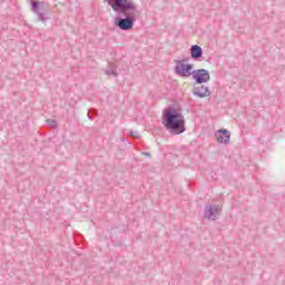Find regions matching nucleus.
Masks as SVG:
<instances>
[{
	"mask_svg": "<svg viewBox=\"0 0 285 285\" xmlns=\"http://www.w3.org/2000/svg\"><path fill=\"white\" fill-rule=\"evenodd\" d=\"M194 95L196 97H199L200 99H204L205 97H210V88L205 85H199L194 88Z\"/></svg>",
	"mask_w": 285,
	"mask_h": 285,
	"instance_id": "nucleus-6",
	"label": "nucleus"
},
{
	"mask_svg": "<svg viewBox=\"0 0 285 285\" xmlns=\"http://www.w3.org/2000/svg\"><path fill=\"white\" fill-rule=\"evenodd\" d=\"M31 7L33 8V12H35L36 14H38L39 21L46 22V16H43V13L39 12V2L33 1V2L31 3Z\"/></svg>",
	"mask_w": 285,
	"mask_h": 285,
	"instance_id": "nucleus-9",
	"label": "nucleus"
},
{
	"mask_svg": "<svg viewBox=\"0 0 285 285\" xmlns=\"http://www.w3.org/2000/svg\"><path fill=\"white\" fill-rule=\"evenodd\" d=\"M163 126L169 135H181L186 132V120L184 114L178 109L168 107L163 112Z\"/></svg>",
	"mask_w": 285,
	"mask_h": 285,
	"instance_id": "nucleus-2",
	"label": "nucleus"
},
{
	"mask_svg": "<svg viewBox=\"0 0 285 285\" xmlns=\"http://www.w3.org/2000/svg\"><path fill=\"white\" fill-rule=\"evenodd\" d=\"M106 75L108 76H114V77H117V67L112 63H109L107 70H106Z\"/></svg>",
	"mask_w": 285,
	"mask_h": 285,
	"instance_id": "nucleus-10",
	"label": "nucleus"
},
{
	"mask_svg": "<svg viewBox=\"0 0 285 285\" xmlns=\"http://www.w3.org/2000/svg\"><path fill=\"white\" fill-rule=\"evenodd\" d=\"M216 135L219 144H230V134L228 132V129H219Z\"/></svg>",
	"mask_w": 285,
	"mask_h": 285,
	"instance_id": "nucleus-7",
	"label": "nucleus"
},
{
	"mask_svg": "<svg viewBox=\"0 0 285 285\" xmlns=\"http://www.w3.org/2000/svg\"><path fill=\"white\" fill-rule=\"evenodd\" d=\"M142 155H144V157H150V153H148V151H142Z\"/></svg>",
	"mask_w": 285,
	"mask_h": 285,
	"instance_id": "nucleus-13",
	"label": "nucleus"
},
{
	"mask_svg": "<svg viewBox=\"0 0 285 285\" xmlns=\"http://www.w3.org/2000/svg\"><path fill=\"white\" fill-rule=\"evenodd\" d=\"M87 117H89L90 119H92V118L90 117V112L87 114Z\"/></svg>",
	"mask_w": 285,
	"mask_h": 285,
	"instance_id": "nucleus-14",
	"label": "nucleus"
},
{
	"mask_svg": "<svg viewBox=\"0 0 285 285\" xmlns=\"http://www.w3.org/2000/svg\"><path fill=\"white\" fill-rule=\"evenodd\" d=\"M175 72L179 77H190L193 75V65L188 63V58L176 61Z\"/></svg>",
	"mask_w": 285,
	"mask_h": 285,
	"instance_id": "nucleus-3",
	"label": "nucleus"
},
{
	"mask_svg": "<svg viewBox=\"0 0 285 285\" xmlns=\"http://www.w3.org/2000/svg\"><path fill=\"white\" fill-rule=\"evenodd\" d=\"M220 213H222V206L217 204L205 205V212H204L205 219H208L209 222H217V219H219Z\"/></svg>",
	"mask_w": 285,
	"mask_h": 285,
	"instance_id": "nucleus-4",
	"label": "nucleus"
},
{
	"mask_svg": "<svg viewBox=\"0 0 285 285\" xmlns=\"http://www.w3.org/2000/svg\"><path fill=\"white\" fill-rule=\"evenodd\" d=\"M47 124L51 128H57V120L49 119V120H47Z\"/></svg>",
	"mask_w": 285,
	"mask_h": 285,
	"instance_id": "nucleus-11",
	"label": "nucleus"
},
{
	"mask_svg": "<svg viewBox=\"0 0 285 285\" xmlns=\"http://www.w3.org/2000/svg\"><path fill=\"white\" fill-rule=\"evenodd\" d=\"M107 2L111 10L117 13L114 19L115 26L125 32L132 30L135 21H137V14H139L137 3L132 0H107Z\"/></svg>",
	"mask_w": 285,
	"mask_h": 285,
	"instance_id": "nucleus-1",
	"label": "nucleus"
},
{
	"mask_svg": "<svg viewBox=\"0 0 285 285\" xmlns=\"http://www.w3.org/2000/svg\"><path fill=\"white\" fill-rule=\"evenodd\" d=\"M189 52H190L191 59H194L195 61H197L198 59H202L204 55V50L198 45L191 46L189 49Z\"/></svg>",
	"mask_w": 285,
	"mask_h": 285,
	"instance_id": "nucleus-8",
	"label": "nucleus"
},
{
	"mask_svg": "<svg viewBox=\"0 0 285 285\" xmlns=\"http://www.w3.org/2000/svg\"><path fill=\"white\" fill-rule=\"evenodd\" d=\"M191 77L196 81V83H208L210 81V72L206 69H196L191 71Z\"/></svg>",
	"mask_w": 285,
	"mask_h": 285,
	"instance_id": "nucleus-5",
	"label": "nucleus"
},
{
	"mask_svg": "<svg viewBox=\"0 0 285 285\" xmlns=\"http://www.w3.org/2000/svg\"><path fill=\"white\" fill-rule=\"evenodd\" d=\"M130 136L137 138V137H139V132H137V131H130Z\"/></svg>",
	"mask_w": 285,
	"mask_h": 285,
	"instance_id": "nucleus-12",
	"label": "nucleus"
}]
</instances>
